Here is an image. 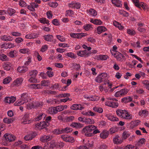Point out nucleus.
<instances>
[{
    "instance_id": "1",
    "label": "nucleus",
    "mask_w": 149,
    "mask_h": 149,
    "mask_svg": "<svg viewBox=\"0 0 149 149\" xmlns=\"http://www.w3.org/2000/svg\"><path fill=\"white\" fill-rule=\"evenodd\" d=\"M116 112L117 115L121 118L128 120L132 118V115L130 114L126 110L118 109L116 111Z\"/></svg>"
},
{
    "instance_id": "2",
    "label": "nucleus",
    "mask_w": 149,
    "mask_h": 149,
    "mask_svg": "<svg viewBox=\"0 0 149 149\" xmlns=\"http://www.w3.org/2000/svg\"><path fill=\"white\" fill-rule=\"evenodd\" d=\"M28 94L26 93H22L21 95V98L19 101H17L15 104L16 105L19 106L27 102L29 99Z\"/></svg>"
},
{
    "instance_id": "3",
    "label": "nucleus",
    "mask_w": 149,
    "mask_h": 149,
    "mask_svg": "<svg viewBox=\"0 0 149 149\" xmlns=\"http://www.w3.org/2000/svg\"><path fill=\"white\" fill-rule=\"evenodd\" d=\"M111 53L116 58L117 61L122 62L125 61L126 59L125 56L126 55V54H125L124 55L117 51H116L115 53L113 54L112 52H111Z\"/></svg>"
},
{
    "instance_id": "4",
    "label": "nucleus",
    "mask_w": 149,
    "mask_h": 149,
    "mask_svg": "<svg viewBox=\"0 0 149 149\" xmlns=\"http://www.w3.org/2000/svg\"><path fill=\"white\" fill-rule=\"evenodd\" d=\"M107 74L106 73H102L100 74L96 77L95 81L99 83L102 82L107 77Z\"/></svg>"
},
{
    "instance_id": "5",
    "label": "nucleus",
    "mask_w": 149,
    "mask_h": 149,
    "mask_svg": "<svg viewBox=\"0 0 149 149\" xmlns=\"http://www.w3.org/2000/svg\"><path fill=\"white\" fill-rule=\"evenodd\" d=\"M128 91V90L127 88L123 89L120 91L116 92L115 95L116 97L123 96L127 94Z\"/></svg>"
},
{
    "instance_id": "6",
    "label": "nucleus",
    "mask_w": 149,
    "mask_h": 149,
    "mask_svg": "<svg viewBox=\"0 0 149 149\" xmlns=\"http://www.w3.org/2000/svg\"><path fill=\"white\" fill-rule=\"evenodd\" d=\"M77 54L79 56L88 57L91 54V53L90 51H87L86 50H84L77 52Z\"/></svg>"
},
{
    "instance_id": "7",
    "label": "nucleus",
    "mask_w": 149,
    "mask_h": 149,
    "mask_svg": "<svg viewBox=\"0 0 149 149\" xmlns=\"http://www.w3.org/2000/svg\"><path fill=\"white\" fill-rule=\"evenodd\" d=\"M4 137L7 141L9 142L14 141L15 138V136L13 135L7 133H6L4 135Z\"/></svg>"
},
{
    "instance_id": "8",
    "label": "nucleus",
    "mask_w": 149,
    "mask_h": 149,
    "mask_svg": "<svg viewBox=\"0 0 149 149\" xmlns=\"http://www.w3.org/2000/svg\"><path fill=\"white\" fill-rule=\"evenodd\" d=\"M61 137L63 140L66 142L70 143H73L74 142V140L73 137L70 136H66L65 135H62Z\"/></svg>"
},
{
    "instance_id": "9",
    "label": "nucleus",
    "mask_w": 149,
    "mask_h": 149,
    "mask_svg": "<svg viewBox=\"0 0 149 149\" xmlns=\"http://www.w3.org/2000/svg\"><path fill=\"white\" fill-rule=\"evenodd\" d=\"M38 5L35 2L31 3L30 5L27 6L28 9L32 11H35V8H37L38 7Z\"/></svg>"
},
{
    "instance_id": "10",
    "label": "nucleus",
    "mask_w": 149,
    "mask_h": 149,
    "mask_svg": "<svg viewBox=\"0 0 149 149\" xmlns=\"http://www.w3.org/2000/svg\"><path fill=\"white\" fill-rule=\"evenodd\" d=\"M84 107L80 104H74L71 107V109L74 110H82Z\"/></svg>"
},
{
    "instance_id": "11",
    "label": "nucleus",
    "mask_w": 149,
    "mask_h": 149,
    "mask_svg": "<svg viewBox=\"0 0 149 149\" xmlns=\"http://www.w3.org/2000/svg\"><path fill=\"white\" fill-rule=\"evenodd\" d=\"M105 104L107 106L112 107V108H116L118 106V103L112 102L110 101L106 102H105Z\"/></svg>"
},
{
    "instance_id": "12",
    "label": "nucleus",
    "mask_w": 149,
    "mask_h": 149,
    "mask_svg": "<svg viewBox=\"0 0 149 149\" xmlns=\"http://www.w3.org/2000/svg\"><path fill=\"white\" fill-rule=\"evenodd\" d=\"M47 126V123L45 121L41 122L40 123H37L36 125V127H40V129H42L46 127Z\"/></svg>"
},
{
    "instance_id": "13",
    "label": "nucleus",
    "mask_w": 149,
    "mask_h": 149,
    "mask_svg": "<svg viewBox=\"0 0 149 149\" xmlns=\"http://www.w3.org/2000/svg\"><path fill=\"white\" fill-rule=\"evenodd\" d=\"M16 100L15 97L11 96L10 97H8L5 98V101L7 103L10 104L13 103Z\"/></svg>"
},
{
    "instance_id": "14",
    "label": "nucleus",
    "mask_w": 149,
    "mask_h": 149,
    "mask_svg": "<svg viewBox=\"0 0 149 149\" xmlns=\"http://www.w3.org/2000/svg\"><path fill=\"white\" fill-rule=\"evenodd\" d=\"M51 139V138L49 136L44 135L41 137L40 141L42 142H45Z\"/></svg>"
},
{
    "instance_id": "15",
    "label": "nucleus",
    "mask_w": 149,
    "mask_h": 149,
    "mask_svg": "<svg viewBox=\"0 0 149 149\" xmlns=\"http://www.w3.org/2000/svg\"><path fill=\"white\" fill-rule=\"evenodd\" d=\"M48 149H53L57 145L56 143L54 140L51 141L48 143Z\"/></svg>"
},
{
    "instance_id": "16",
    "label": "nucleus",
    "mask_w": 149,
    "mask_h": 149,
    "mask_svg": "<svg viewBox=\"0 0 149 149\" xmlns=\"http://www.w3.org/2000/svg\"><path fill=\"white\" fill-rule=\"evenodd\" d=\"M113 141L114 144H119L121 143L123 140H121L119 136H116L113 139Z\"/></svg>"
},
{
    "instance_id": "17",
    "label": "nucleus",
    "mask_w": 149,
    "mask_h": 149,
    "mask_svg": "<svg viewBox=\"0 0 149 149\" xmlns=\"http://www.w3.org/2000/svg\"><path fill=\"white\" fill-rule=\"evenodd\" d=\"M48 111V113L50 114H55L57 113L56 108L55 107H49Z\"/></svg>"
},
{
    "instance_id": "18",
    "label": "nucleus",
    "mask_w": 149,
    "mask_h": 149,
    "mask_svg": "<svg viewBox=\"0 0 149 149\" xmlns=\"http://www.w3.org/2000/svg\"><path fill=\"white\" fill-rule=\"evenodd\" d=\"M108 58V56L107 55H100L95 57V58L96 59L101 60H105Z\"/></svg>"
},
{
    "instance_id": "19",
    "label": "nucleus",
    "mask_w": 149,
    "mask_h": 149,
    "mask_svg": "<svg viewBox=\"0 0 149 149\" xmlns=\"http://www.w3.org/2000/svg\"><path fill=\"white\" fill-rule=\"evenodd\" d=\"M72 131V130L71 128L69 127H66L65 128L62 129L59 131V134H61L63 133H68Z\"/></svg>"
},
{
    "instance_id": "20",
    "label": "nucleus",
    "mask_w": 149,
    "mask_h": 149,
    "mask_svg": "<svg viewBox=\"0 0 149 149\" xmlns=\"http://www.w3.org/2000/svg\"><path fill=\"white\" fill-rule=\"evenodd\" d=\"M28 70V68L26 67H19L17 68L18 71L20 73H24Z\"/></svg>"
},
{
    "instance_id": "21",
    "label": "nucleus",
    "mask_w": 149,
    "mask_h": 149,
    "mask_svg": "<svg viewBox=\"0 0 149 149\" xmlns=\"http://www.w3.org/2000/svg\"><path fill=\"white\" fill-rule=\"evenodd\" d=\"M23 81L22 78H20L17 79L13 83V84L14 86H19L22 83Z\"/></svg>"
},
{
    "instance_id": "22",
    "label": "nucleus",
    "mask_w": 149,
    "mask_h": 149,
    "mask_svg": "<svg viewBox=\"0 0 149 149\" xmlns=\"http://www.w3.org/2000/svg\"><path fill=\"white\" fill-rule=\"evenodd\" d=\"M106 116L108 119L111 121H119V119L116 117H114L109 114H107Z\"/></svg>"
},
{
    "instance_id": "23",
    "label": "nucleus",
    "mask_w": 149,
    "mask_h": 149,
    "mask_svg": "<svg viewBox=\"0 0 149 149\" xmlns=\"http://www.w3.org/2000/svg\"><path fill=\"white\" fill-rule=\"evenodd\" d=\"M109 135V132L106 131H103L100 134V137L103 139L107 138Z\"/></svg>"
},
{
    "instance_id": "24",
    "label": "nucleus",
    "mask_w": 149,
    "mask_h": 149,
    "mask_svg": "<svg viewBox=\"0 0 149 149\" xmlns=\"http://www.w3.org/2000/svg\"><path fill=\"white\" fill-rule=\"evenodd\" d=\"M107 29L103 26H99L97 28V32L98 34H100L102 32L106 31Z\"/></svg>"
},
{
    "instance_id": "25",
    "label": "nucleus",
    "mask_w": 149,
    "mask_h": 149,
    "mask_svg": "<svg viewBox=\"0 0 149 149\" xmlns=\"http://www.w3.org/2000/svg\"><path fill=\"white\" fill-rule=\"evenodd\" d=\"M25 120L23 122V123L24 124H29L31 123L32 121L29 120L28 118L29 117V114H26L24 115Z\"/></svg>"
},
{
    "instance_id": "26",
    "label": "nucleus",
    "mask_w": 149,
    "mask_h": 149,
    "mask_svg": "<svg viewBox=\"0 0 149 149\" xmlns=\"http://www.w3.org/2000/svg\"><path fill=\"white\" fill-rule=\"evenodd\" d=\"M44 39L47 41H52L53 36L52 35H48L44 36Z\"/></svg>"
},
{
    "instance_id": "27",
    "label": "nucleus",
    "mask_w": 149,
    "mask_h": 149,
    "mask_svg": "<svg viewBox=\"0 0 149 149\" xmlns=\"http://www.w3.org/2000/svg\"><path fill=\"white\" fill-rule=\"evenodd\" d=\"M112 3L116 6L120 7L122 5L120 3V1L119 0H112Z\"/></svg>"
},
{
    "instance_id": "28",
    "label": "nucleus",
    "mask_w": 149,
    "mask_h": 149,
    "mask_svg": "<svg viewBox=\"0 0 149 149\" xmlns=\"http://www.w3.org/2000/svg\"><path fill=\"white\" fill-rule=\"evenodd\" d=\"M29 87L33 89H40L41 88V86L40 84H32L29 85Z\"/></svg>"
},
{
    "instance_id": "29",
    "label": "nucleus",
    "mask_w": 149,
    "mask_h": 149,
    "mask_svg": "<svg viewBox=\"0 0 149 149\" xmlns=\"http://www.w3.org/2000/svg\"><path fill=\"white\" fill-rule=\"evenodd\" d=\"M90 21L91 22L96 25H100L102 23V22L100 20L97 19H91Z\"/></svg>"
},
{
    "instance_id": "30",
    "label": "nucleus",
    "mask_w": 149,
    "mask_h": 149,
    "mask_svg": "<svg viewBox=\"0 0 149 149\" xmlns=\"http://www.w3.org/2000/svg\"><path fill=\"white\" fill-rule=\"evenodd\" d=\"M88 126H86L84 128H83L81 131V133L83 134H84L85 136H91V133L86 134V130H87V129H88Z\"/></svg>"
},
{
    "instance_id": "31",
    "label": "nucleus",
    "mask_w": 149,
    "mask_h": 149,
    "mask_svg": "<svg viewBox=\"0 0 149 149\" xmlns=\"http://www.w3.org/2000/svg\"><path fill=\"white\" fill-rule=\"evenodd\" d=\"M14 120L15 119L13 118H6L3 119V121L4 123L10 124L12 123Z\"/></svg>"
},
{
    "instance_id": "32",
    "label": "nucleus",
    "mask_w": 149,
    "mask_h": 149,
    "mask_svg": "<svg viewBox=\"0 0 149 149\" xmlns=\"http://www.w3.org/2000/svg\"><path fill=\"white\" fill-rule=\"evenodd\" d=\"M132 98L131 97H124L122 99V102L125 103L132 101Z\"/></svg>"
},
{
    "instance_id": "33",
    "label": "nucleus",
    "mask_w": 149,
    "mask_h": 149,
    "mask_svg": "<svg viewBox=\"0 0 149 149\" xmlns=\"http://www.w3.org/2000/svg\"><path fill=\"white\" fill-rule=\"evenodd\" d=\"M140 122V121L139 120L132 121L131 122V126L132 128H133L135 126L138 125Z\"/></svg>"
},
{
    "instance_id": "34",
    "label": "nucleus",
    "mask_w": 149,
    "mask_h": 149,
    "mask_svg": "<svg viewBox=\"0 0 149 149\" xmlns=\"http://www.w3.org/2000/svg\"><path fill=\"white\" fill-rule=\"evenodd\" d=\"M69 6L70 7L74 8L77 9L79 8L80 7V4L79 3H77L70 4Z\"/></svg>"
},
{
    "instance_id": "35",
    "label": "nucleus",
    "mask_w": 149,
    "mask_h": 149,
    "mask_svg": "<svg viewBox=\"0 0 149 149\" xmlns=\"http://www.w3.org/2000/svg\"><path fill=\"white\" fill-rule=\"evenodd\" d=\"M0 58L2 61H8L9 59L7 56L4 54L0 55Z\"/></svg>"
},
{
    "instance_id": "36",
    "label": "nucleus",
    "mask_w": 149,
    "mask_h": 149,
    "mask_svg": "<svg viewBox=\"0 0 149 149\" xmlns=\"http://www.w3.org/2000/svg\"><path fill=\"white\" fill-rule=\"evenodd\" d=\"M30 51L29 49L27 48H24L19 50V52L22 54H28Z\"/></svg>"
},
{
    "instance_id": "37",
    "label": "nucleus",
    "mask_w": 149,
    "mask_h": 149,
    "mask_svg": "<svg viewBox=\"0 0 149 149\" xmlns=\"http://www.w3.org/2000/svg\"><path fill=\"white\" fill-rule=\"evenodd\" d=\"M37 73L38 72L36 70H32L29 72L30 76L33 77H36Z\"/></svg>"
},
{
    "instance_id": "38",
    "label": "nucleus",
    "mask_w": 149,
    "mask_h": 149,
    "mask_svg": "<svg viewBox=\"0 0 149 149\" xmlns=\"http://www.w3.org/2000/svg\"><path fill=\"white\" fill-rule=\"evenodd\" d=\"M88 131H90V132L94 131V130L97 129V127H96L93 125H90L88 126Z\"/></svg>"
},
{
    "instance_id": "39",
    "label": "nucleus",
    "mask_w": 149,
    "mask_h": 149,
    "mask_svg": "<svg viewBox=\"0 0 149 149\" xmlns=\"http://www.w3.org/2000/svg\"><path fill=\"white\" fill-rule=\"evenodd\" d=\"M89 12L90 14L93 16H95L97 14L96 11L93 9H90L89 10Z\"/></svg>"
},
{
    "instance_id": "40",
    "label": "nucleus",
    "mask_w": 149,
    "mask_h": 149,
    "mask_svg": "<svg viewBox=\"0 0 149 149\" xmlns=\"http://www.w3.org/2000/svg\"><path fill=\"white\" fill-rule=\"evenodd\" d=\"M2 40L4 41H11L12 40L11 38L9 36H3L1 38Z\"/></svg>"
},
{
    "instance_id": "41",
    "label": "nucleus",
    "mask_w": 149,
    "mask_h": 149,
    "mask_svg": "<svg viewBox=\"0 0 149 149\" xmlns=\"http://www.w3.org/2000/svg\"><path fill=\"white\" fill-rule=\"evenodd\" d=\"M74 119V117L73 116H70L69 117H66L65 120L67 122H70L72 121Z\"/></svg>"
},
{
    "instance_id": "42",
    "label": "nucleus",
    "mask_w": 149,
    "mask_h": 149,
    "mask_svg": "<svg viewBox=\"0 0 149 149\" xmlns=\"http://www.w3.org/2000/svg\"><path fill=\"white\" fill-rule=\"evenodd\" d=\"M33 104L34 108L40 107L42 106L43 105V103L41 102H34Z\"/></svg>"
},
{
    "instance_id": "43",
    "label": "nucleus",
    "mask_w": 149,
    "mask_h": 149,
    "mask_svg": "<svg viewBox=\"0 0 149 149\" xmlns=\"http://www.w3.org/2000/svg\"><path fill=\"white\" fill-rule=\"evenodd\" d=\"M11 78L10 77H8L5 78L3 81V83L4 84H7L9 83L11 80Z\"/></svg>"
},
{
    "instance_id": "44",
    "label": "nucleus",
    "mask_w": 149,
    "mask_h": 149,
    "mask_svg": "<svg viewBox=\"0 0 149 149\" xmlns=\"http://www.w3.org/2000/svg\"><path fill=\"white\" fill-rule=\"evenodd\" d=\"M84 123L87 124H91L93 123V122L90 118H85Z\"/></svg>"
},
{
    "instance_id": "45",
    "label": "nucleus",
    "mask_w": 149,
    "mask_h": 149,
    "mask_svg": "<svg viewBox=\"0 0 149 149\" xmlns=\"http://www.w3.org/2000/svg\"><path fill=\"white\" fill-rule=\"evenodd\" d=\"M70 96V93H63L59 94L58 96L60 98H63V97H69Z\"/></svg>"
},
{
    "instance_id": "46",
    "label": "nucleus",
    "mask_w": 149,
    "mask_h": 149,
    "mask_svg": "<svg viewBox=\"0 0 149 149\" xmlns=\"http://www.w3.org/2000/svg\"><path fill=\"white\" fill-rule=\"evenodd\" d=\"M66 56L68 57H70L71 58H76L77 56L74 54L72 53H68L66 54Z\"/></svg>"
},
{
    "instance_id": "47",
    "label": "nucleus",
    "mask_w": 149,
    "mask_h": 149,
    "mask_svg": "<svg viewBox=\"0 0 149 149\" xmlns=\"http://www.w3.org/2000/svg\"><path fill=\"white\" fill-rule=\"evenodd\" d=\"M3 66L5 69L7 70H9L11 68V66L9 63L8 64L6 63L4 64Z\"/></svg>"
},
{
    "instance_id": "48",
    "label": "nucleus",
    "mask_w": 149,
    "mask_h": 149,
    "mask_svg": "<svg viewBox=\"0 0 149 149\" xmlns=\"http://www.w3.org/2000/svg\"><path fill=\"white\" fill-rule=\"evenodd\" d=\"M143 83L147 89L149 90V81L144 80L143 81Z\"/></svg>"
},
{
    "instance_id": "49",
    "label": "nucleus",
    "mask_w": 149,
    "mask_h": 149,
    "mask_svg": "<svg viewBox=\"0 0 149 149\" xmlns=\"http://www.w3.org/2000/svg\"><path fill=\"white\" fill-rule=\"evenodd\" d=\"M39 21L41 23L49 24V21L48 20L46 19L45 18L40 19Z\"/></svg>"
},
{
    "instance_id": "50",
    "label": "nucleus",
    "mask_w": 149,
    "mask_h": 149,
    "mask_svg": "<svg viewBox=\"0 0 149 149\" xmlns=\"http://www.w3.org/2000/svg\"><path fill=\"white\" fill-rule=\"evenodd\" d=\"M83 28L86 30L88 31L92 28V27L91 24H88L84 26Z\"/></svg>"
},
{
    "instance_id": "51",
    "label": "nucleus",
    "mask_w": 149,
    "mask_h": 149,
    "mask_svg": "<svg viewBox=\"0 0 149 149\" xmlns=\"http://www.w3.org/2000/svg\"><path fill=\"white\" fill-rule=\"evenodd\" d=\"M72 125L74 127H79L82 126V124L79 123H73L72 124Z\"/></svg>"
},
{
    "instance_id": "52",
    "label": "nucleus",
    "mask_w": 149,
    "mask_h": 149,
    "mask_svg": "<svg viewBox=\"0 0 149 149\" xmlns=\"http://www.w3.org/2000/svg\"><path fill=\"white\" fill-rule=\"evenodd\" d=\"M130 135V134H129L127 133L126 132H123L122 135L123 139H126Z\"/></svg>"
},
{
    "instance_id": "53",
    "label": "nucleus",
    "mask_w": 149,
    "mask_h": 149,
    "mask_svg": "<svg viewBox=\"0 0 149 149\" xmlns=\"http://www.w3.org/2000/svg\"><path fill=\"white\" fill-rule=\"evenodd\" d=\"M87 35V34L86 33H77V38H81L82 37L86 36Z\"/></svg>"
},
{
    "instance_id": "54",
    "label": "nucleus",
    "mask_w": 149,
    "mask_h": 149,
    "mask_svg": "<svg viewBox=\"0 0 149 149\" xmlns=\"http://www.w3.org/2000/svg\"><path fill=\"white\" fill-rule=\"evenodd\" d=\"M64 115L63 114L61 113L60 114L58 115L57 118L58 120L63 121L64 120Z\"/></svg>"
},
{
    "instance_id": "55",
    "label": "nucleus",
    "mask_w": 149,
    "mask_h": 149,
    "mask_svg": "<svg viewBox=\"0 0 149 149\" xmlns=\"http://www.w3.org/2000/svg\"><path fill=\"white\" fill-rule=\"evenodd\" d=\"M49 4L50 6L54 8H56L58 5V3L56 2L50 3Z\"/></svg>"
},
{
    "instance_id": "56",
    "label": "nucleus",
    "mask_w": 149,
    "mask_h": 149,
    "mask_svg": "<svg viewBox=\"0 0 149 149\" xmlns=\"http://www.w3.org/2000/svg\"><path fill=\"white\" fill-rule=\"evenodd\" d=\"M49 83V81H45V80H43L41 82L40 85L41 86V88L42 86H48V84Z\"/></svg>"
},
{
    "instance_id": "57",
    "label": "nucleus",
    "mask_w": 149,
    "mask_h": 149,
    "mask_svg": "<svg viewBox=\"0 0 149 149\" xmlns=\"http://www.w3.org/2000/svg\"><path fill=\"white\" fill-rule=\"evenodd\" d=\"M127 33L131 35H134L135 34V32L133 30L128 29L127 30Z\"/></svg>"
},
{
    "instance_id": "58",
    "label": "nucleus",
    "mask_w": 149,
    "mask_h": 149,
    "mask_svg": "<svg viewBox=\"0 0 149 149\" xmlns=\"http://www.w3.org/2000/svg\"><path fill=\"white\" fill-rule=\"evenodd\" d=\"M93 110L95 111L99 112V113H101L103 112V109L101 108L95 107L93 109Z\"/></svg>"
},
{
    "instance_id": "59",
    "label": "nucleus",
    "mask_w": 149,
    "mask_h": 149,
    "mask_svg": "<svg viewBox=\"0 0 149 149\" xmlns=\"http://www.w3.org/2000/svg\"><path fill=\"white\" fill-rule=\"evenodd\" d=\"M33 108H34V104L33 103H30L27 105V108L28 109H31Z\"/></svg>"
},
{
    "instance_id": "60",
    "label": "nucleus",
    "mask_w": 149,
    "mask_h": 149,
    "mask_svg": "<svg viewBox=\"0 0 149 149\" xmlns=\"http://www.w3.org/2000/svg\"><path fill=\"white\" fill-rule=\"evenodd\" d=\"M57 112L58 111H63L64 109L63 107L62 106H60L56 107Z\"/></svg>"
},
{
    "instance_id": "61",
    "label": "nucleus",
    "mask_w": 149,
    "mask_h": 149,
    "mask_svg": "<svg viewBox=\"0 0 149 149\" xmlns=\"http://www.w3.org/2000/svg\"><path fill=\"white\" fill-rule=\"evenodd\" d=\"M90 99L91 100L93 101H97L99 100V97L97 96H94L91 97Z\"/></svg>"
},
{
    "instance_id": "62",
    "label": "nucleus",
    "mask_w": 149,
    "mask_h": 149,
    "mask_svg": "<svg viewBox=\"0 0 149 149\" xmlns=\"http://www.w3.org/2000/svg\"><path fill=\"white\" fill-rule=\"evenodd\" d=\"M144 3L143 2H141L139 3V4H136V6L139 8H141V7L143 8V9H145V7L143 5Z\"/></svg>"
},
{
    "instance_id": "63",
    "label": "nucleus",
    "mask_w": 149,
    "mask_h": 149,
    "mask_svg": "<svg viewBox=\"0 0 149 149\" xmlns=\"http://www.w3.org/2000/svg\"><path fill=\"white\" fill-rule=\"evenodd\" d=\"M145 141L146 140L144 138H142L140 139L138 142L139 143V145L140 146V144L142 145L145 143Z\"/></svg>"
},
{
    "instance_id": "64",
    "label": "nucleus",
    "mask_w": 149,
    "mask_h": 149,
    "mask_svg": "<svg viewBox=\"0 0 149 149\" xmlns=\"http://www.w3.org/2000/svg\"><path fill=\"white\" fill-rule=\"evenodd\" d=\"M19 4L20 6L22 7H25L26 6V3L22 0H20L19 2Z\"/></svg>"
}]
</instances>
